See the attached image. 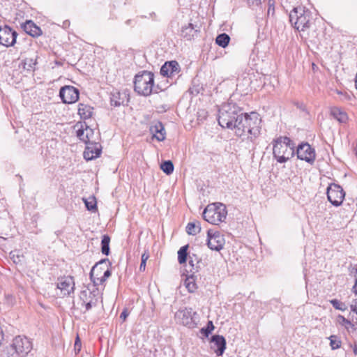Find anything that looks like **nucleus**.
Returning <instances> with one entry per match:
<instances>
[{"label": "nucleus", "instance_id": "f257e3e1", "mask_svg": "<svg viewBox=\"0 0 357 357\" xmlns=\"http://www.w3.org/2000/svg\"><path fill=\"white\" fill-rule=\"evenodd\" d=\"M260 119L257 113L252 112L250 114H240L233 130L238 137L248 135V137L253 141L260 133Z\"/></svg>", "mask_w": 357, "mask_h": 357}, {"label": "nucleus", "instance_id": "f03ea898", "mask_svg": "<svg viewBox=\"0 0 357 357\" xmlns=\"http://www.w3.org/2000/svg\"><path fill=\"white\" fill-rule=\"evenodd\" d=\"M273 157L280 163H284L295 154L294 146L290 138L280 137L273 142Z\"/></svg>", "mask_w": 357, "mask_h": 357}, {"label": "nucleus", "instance_id": "7ed1b4c3", "mask_svg": "<svg viewBox=\"0 0 357 357\" xmlns=\"http://www.w3.org/2000/svg\"><path fill=\"white\" fill-rule=\"evenodd\" d=\"M241 113V109L234 103L223 104L219 109L218 123L222 128L233 129Z\"/></svg>", "mask_w": 357, "mask_h": 357}, {"label": "nucleus", "instance_id": "20e7f679", "mask_svg": "<svg viewBox=\"0 0 357 357\" xmlns=\"http://www.w3.org/2000/svg\"><path fill=\"white\" fill-rule=\"evenodd\" d=\"M134 89L138 94L144 96H148L152 92L158 93L157 88L154 86V74L146 70L137 74L135 77Z\"/></svg>", "mask_w": 357, "mask_h": 357}, {"label": "nucleus", "instance_id": "39448f33", "mask_svg": "<svg viewBox=\"0 0 357 357\" xmlns=\"http://www.w3.org/2000/svg\"><path fill=\"white\" fill-rule=\"evenodd\" d=\"M312 20L311 12L303 6H298L289 13V21L299 31H305L310 26Z\"/></svg>", "mask_w": 357, "mask_h": 357}, {"label": "nucleus", "instance_id": "423d86ee", "mask_svg": "<svg viewBox=\"0 0 357 357\" xmlns=\"http://www.w3.org/2000/svg\"><path fill=\"white\" fill-rule=\"evenodd\" d=\"M227 211L225 205L222 203H213L208 205L203 212V218L208 222L218 225L226 219Z\"/></svg>", "mask_w": 357, "mask_h": 357}, {"label": "nucleus", "instance_id": "0eeeda50", "mask_svg": "<svg viewBox=\"0 0 357 357\" xmlns=\"http://www.w3.org/2000/svg\"><path fill=\"white\" fill-rule=\"evenodd\" d=\"M15 353L19 356H26L33 348L31 340L24 335H17L13 338L10 345Z\"/></svg>", "mask_w": 357, "mask_h": 357}, {"label": "nucleus", "instance_id": "6e6552de", "mask_svg": "<svg viewBox=\"0 0 357 357\" xmlns=\"http://www.w3.org/2000/svg\"><path fill=\"white\" fill-rule=\"evenodd\" d=\"M197 313L191 307L180 308L174 314L176 323L192 328L196 326L194 316Z\"/></svg>", "mask_w": 357, "mask_h": 357}, {"label": "nucleus", "instance_id": "1a4fd4ad", "mask_svg": "<svg viewBox=\"0 0 357 357\" xmlns=\"http://www.w3.org/2000/svg\"><path fill=\"white\" fill-rule=\"evenodd\" d=\"M326 194L328 200L335 206H340L345 197L343 188L335 183H331L328 185Z\"/></svg>", "mask_w": 357, "mask_h": 357}, {"label": "nucleus", "instance_id": "9d476101", "mask_svg": "<svg viewBox=\"0 0 357 357\" xmlns=\"http://www.w3.org/2000/svg\"><path fill=\"white\" fill-rule=\"evenodd\" d=\"M98 290L90 289L89 287L81 291L79 299L82 301V305L85 307V311H89L93 306H96L98 302Z\"/></svg>", "mask_w": 357, "mask_h": 357}, {"label": "nucleus", "instance_id": "9b49d317", "mask_svg": "<svg viewBox=\"0 0 357 357\" xmlns=\"http://www.w3.org/2000/svg\"><path fill=\"white\" fill-rule=\"evenodd\" d=\"M225 240L224 236L218 231L208 229L207 231V245L212 250L220 251L224 247Z\"/></svg>", "mask_w": 357, "mask_h": 357}, {"label": "nucleus", "instance_id": "f8f14e48", "mask_svg": "<svg viewBox=\"0 0 357 357\" xmlns=\"http://www.w3.org/2000/svg\"><path fill=\"white\" fill-rule=\"evenodd\" d=\"M56 287L60 290L61 296H70L75 290V281L72 276H61L58 278Z\"/></svg>", "mask_w": 357, "mask_h": 357}, {"label": "nucleus", "instance_id": "ddd939ff", "mask_svg": "<svg viewBox=\"0 0 357 357\" xmlns=\"http://www.w3.org/2000/svg\"><path fill=\"white\" fill-rule=\"evenodd\" d=\"M79 90L73 86H64L60 89L59 96L65 104H73L79 99Z\"/></svg>", "mask_w": 357, "mask_h": 357}, {"label": "nucleus", "instance_id": "4468645a", "mask_svg": "<svg viewBox=\"0 0 357 357\" xmlns=\"http://www.w3.org/2000/svg\"><path fill=\"white\" fill-rule=\"evenodd\" d=\"M296 154L298 159L312 164L316 158L314 149L308 143H301L297 147Z\"/></svg>", "mask_w": 357, "mask_h": 357}, {"label": "nucleus", "instance_id": "2eb2a0df", "mask_svg": "<svg viewBox=\"0 0 357 357\" xmlns=\"http://www.w3.org/2000/svg\"><path fill=\"white\" fill-rule=\"evenodd\" d=\"M17 33L10 26L0 27V44L6 47H12L16 42Z\"/></svg>", "mask_w": 357, "mask_h": 357}, {"label": "nucleus", "instance_id": "dca6fc26", "mask_svg": "<svg viewBox=\"0 0 357 357\" xmlns=\"http://www.w3.org/2000/svg\"><path fill=\"white\" fill-rule=\"evenodd\" d=\"M181 68L176 61L165 62L160 68V74L169 78L174 77L180 73Z\"/></svg>", "mask_w": 357, "mask_h": 357}, {"label": "nucleus", "instance_id": "f3484780", "mask_svg": "<svg viewBox=\"0 0 357 357\" xmlns=\"http://www.w3.org/2000/svg\"><path fill=\"white\" fill-rule=\"evenodd\" d=\"M84 158L86 160H91L98 158L102 153V146L98 142H90L86 144Z\"/></svg>", "mask_w": 357, "mask_h": 357}, {"label": "nucleus", "instance_id": "a211bd4d", "mask_svg": "<svg viewBox=\"0 0 357 357\" xmlns=\"http://www.w3.org/2000/svg\"><path fill=\"white\" fill-rule=\"evenodd\" d=\"M108 264L109 266L111 263L109 262L108 259H101L100 261L96 263L95 266L92 268L90 272V279L93 282L94 286H98L99 284H102L105 281H102V276H100L101 272L98 273V269L101 268L100 266L104 264Z\"/></svg>", "mask_w": 357, "mask_h": 357}, {"label": "nucleus", "instance_id": "6ab92c4d", "mask_svg": "<svg viewBox=\"0 0 357 357\" xmlns=\"http://www.w3.org/2000/svg\"><path fill=\"white\" fill-rule=\"evenodd\" d=\"M211 349L214 350V352L217 356H222L226 349V340L225 338L219 335H213L211 337Z\"/></svg>", "mask_w": 357, "mask_h": 357}, {"label": "nucleus", "instance_id": "aec40b11", "mask_svg": "<svg viewBox=\"0 0 357 357\" xmlns=\"http://www.w3.org/2000/svg\"><path fill=\"white\" fill-rule=\"evenodd\" d=\"M330 115L340 123L346 124L349 121V116L347 113L339 107H331L330 108Z\"/></svg>", "mask_w": 357, "mask_h": 357}, {"label": "nucleus", "instance_id": "412c9836", "mask_svg": "<svg viewBox=\"0 0 357 357\" xmlns=\"http://www.w3.org/2000/svg\"><path fill=\"white\" fill-rule=\"evenodd\" d=\"M150 132L153 134V137L158 141L162 142L165 139V130L161 122L158 121L150 127Z\"/></svg>", "mask_w": 357, "mask_h": 357}, {"label": "nucleus", "instance_id": "4be33fe9", "mask_svg": "<svg viewBox=\"0 0 357 357\" xmlns=\"http://www.w3.org/2000/svg\"><path fill=\"white\" fill-rule=\"evenodd\" d=\"M22 28L26 33L33 37H38L42 34L40 28L31 20H27L25 23L22 24Z\"/></svg>", "mask_w": 357, "mask_h": 357}, {"label": "nucleus", "instance_id": "5701e85b", "mask_svg": "<svg viewBox=\"0 0 357 357\" xmlns=\"http://www.w3.org/2000/svg\"><path fill=\"white\" fill-rule=\"evenodd\" d=\"M198 31L199 29H197L192 23H188L187 25H185L181 28V36L187 40H190L194 38Z\"/></svg>", "mask_w": 357, "mask_h": 357}, {"label": "nucleus", "instance_id": "b1692460", "mask_svg": "<svg viewBox=\"0 0 357 357\" xmlns=\"http://www.w3.org/2000/svg\"><path fill=\"white\" fill-rule=\"evenodd\" d=\"M93 113V107L89 105L84 103H79L78 105V114L80 116L82 119H90Z\"/></svg>", "mask_w": 357, "mask_h": 357}, {"label": "nucleus", "instance_id": "393cba45", "mask_svg": "<svg viewBox=\"0 0 357 357\" xmlns=\"http://www.w3.org/2000/svg\"><path fill=\"white\" fill-rule=\"evenodd\" d=\"M123 97H121L122 94L119 91L113 92L110 98L111 105L115 107H118L121 104H123L126 94L123 93Z\"/></svg>", "mask_w": 357, "mask_h": 357}, {"label": "nucleus", "instance_id": "a878e982", "mask_svg": "<svg viewBox=\"0 0 357 357\" xmlns=\"http://www.w3.org/2000/svg\"><path fill=\"white\" fill-rule=\"evenodd\" d=\"M36 64V61L35 59L32 58H26L25 59L21 61L19 64L20 68H22L24 70L27 71H31L33 70L34 66Z\"/></svg>", "mask_w": 357, "mask_h": 357}, {"label": "nucleus", "instance_id": "bb28decb", "mask_svg": "<svg viewBox=\"0 0 357 357\" xmlns=\"http://www.w3.org/2000/svg\"><path fill=\"white\" fill-rule=\"evenodd\" d=\"M110 237L105 234L102 236L101 241V252L105 255H109L110 252L109 249Z\"/></svg>", "mask_w": 357, "mask_h": 357}, {"label": "nucleus", "instance_id": "cd10ccee", "mask_svg": "<svg viewBox=\"0 0 357 357\" xmlns=\"http://www.w3.org/2000/svg\"><path fill=\"white\" fill-rule=\"evenodd\" d=\"M84 126H86V123H80L79 125L77 124L75 127L77 128L76 130L77 137L86 144L87 135L85 133Z\"/></svg>", "mask_w": 357, "mask_h": 357}, {"label": "nucleus", "instance_id": "c85d7f7f", "mask_svg": "<svg viewBox=\"0 0 357 357\" xmlns=\"http://www.w3.org/2000/svg\"><path fill=\"white\" fill-rule=\"evenodd\" d=\"M188 245L181 247L178 251V261L182 264L186 262L188 257Z\"/></svg>", "mask_w": 357, "mask_h": 357}, {"label": "nucleus", "instance_id": "c756f323", "mask_svg": "<svg viewBox=\"0 0 357 357\" xmlns=\"http://www.w3.org/2000/svg\"><path fill=\"white\" fill-rule=\"evenodd\" d=\"M229 40L230 38L226 33H221L218 35L215 39L216 43L222 47H227L229 44Z\"/></svg>", "mask_w": 357, "mask_h": 357}, {"label": "nucleus", "instance_id": "7c9ffc66", "mask_svg": "<svg viewBox=\"0 0 357 357\" xmlns=\"http://www.w3.org/2000/svg\"><path fill=\"white\" fill-rule=\"evenodd\" d=\"M184 284L189 292H194L197 289L195 280L192 274L185 278Z\"/></svg>", "mask_w": 357, "mask_h": 357}, {"label": "nucleus", "instance_id": "2f4dec72", "mask_svg": "<svg viewBox=\"0 0 357 357\" xmlns=\"http://www.w3.org/2000/svg\"><path fill=\"white\" fill-rule=\"evenodd\" d=\"M201 230L199 225L195 222H189L186 227V231L189 235H196Z\"/></svg>", "mask_w": 357, "mask_h": 357}, {"label": "nucleus", "instance_id": "473e14b6", "mask_svg": "<svg viewBox=\"0 0 357 357\" xmlns=\"http://www.w3.org/2000/svg\"><path fill=\"white\" fill-rule=\"evenodd\" d=\"M331 349L335 350L341 347L342 342L335 335H332L328 337Z\"/></svg>", "mask_w": 357, "mask_h": 357}, {"label": "nucleus", "instance_id": "72a5a7b5", "mask_svg": "<svg viewBox=\"0 0 357 357\" xmlns=\"http://www.w3.org/2000/svg\"><path fill=\"white\" fill-rule=\"evenodd\" d=\"M160 168L167 175L171 174L174 172V165L170 160L163 162L160 165Z\"/></svg>", "mask_w": 357, "mask_h": 357}, {"label": "nucleus", "instance_id": "f704fd0d", "mask_svg": "<svg viewBox=\"0 0 357 357\" xmlns=\"http://www.w3.org/2000/svg\"><path fill=\"white\" fill-rule=\"evenodd\" d=\"M336 323L344 326L347 329H348L350 326H354L349 320H348L344 316L340 314L337 316Z\"/></svg>", "mask_w": 357, "mask_h": 357}, {"label": "nucleus", "instance_id": "c9c22d12", "mask_svg": "<svg viewBox=\"0 0 357 357\" xmlns=\"http://www.w3.org/2000/svg\"><path fill=\"white\" fill-rule=\"evenodd\" d=\"M86 208L91 211H96L97 209L96 200L94 197H89L87 199H84Z\"/></svg>", "mask_w": 357, "mask_h": 357}, {"label": "nucleus", "instance_id": "e433bc0d", "mask_svg": "<svg viewBox=\"0 0 357 357\" xmlns=\"http://www.w3.org/2000/svg\"><path fill=\"white\" fill-rule=\"evenodd\" d=\"M330 303H331L333 307L336 310L344 312L347 309V305L337 299H332L330 301Z\"/></svg>", "mask_w": 357, "mask_h": 357}, {"label": "nucleus", "instance_id": "4c0bfd02", "mask_svg": "<svg viewBox=\"0 0 357 357\" xmlns=\"http://www.w3.org/2000/svg\"><path fill=\"white\" fill-rule=\"evenodd\" d=\"M335 92L339 95L338 100L341 102H348L352 99V96L347 92L336 90Z\"/></svg>", "mask_w": 357, "mask_h": 357}, {"label": "nucleus", "instance_id": "58836bf2", "mask_svg": "<svg viewBox=\"0 0 357 357\" xmlns=\"http://www.w3.org/2000/svg\"><path fill=\"white\" fill-rule=\"evenodd\" d=\"M84 126H85V133L87 135L86 144H89L90 142H95L93 130L91 129L90 127H89L86 124Z\"/></svg>", "mask_w": 357, "mask_h": 357}, {"label": "nucleus", "instance_id": "ea45409f", "mask_svg": "<svg viewBox=\"0 0 357 357\" xmlns=\"http://www.w3.org/2000/svg\"><path fill=\"white\" fill-rule=\"evenodd\" d=\"M214 329V326L211 321H209L207 324V326L205 328H202L201 329V333L204 334L206 337H208L209 334L211 333L212 331Z\"/></svg>", "mask_w": 357, "mask_h": 357}, {"label": "nucleus", "instance_id": "a19ab883", "mask_svg": "<svg viewBox=\"0 0 357 357\" xmlns=\"http://www.w3.org/2000/svg\"><path fill=\"white\" fill-rule=\"evenodd\" d=\"M149 253L147 252H144L142 255L141 264H140V266H139V271H145L146 261L149 259Z\"/></svg>", "mask_w": 357, "mask_h": 357}, {"label": "nucleus", "instance_id": "79ce46f5", "mask_svg": "<svg viewBox=\"0 0 357 357\" xmlns=\"http://www.w3.org/2000/svg\"><path fill=\"white\" fill-rule=\"evenodd\" d=\"M189 265L191 266V268L189 271H187L188 272L194 273L195 271H197V266L195 267V265L193 264V261H192L191 257H190Z\"/></svg>", "mask_w": 357, "mask_h": 357}, {"label": "nucleus", "instance_id": "37998d69", "mask_svg": "<svg viewBox=\"0 0 357 357\" xmlns=\"http://www.w3.org/2000/svg\"><path fill=\"white\" fill-rule=\"evenodd\" d=\"M128 315H129V312L127 308H125V309H123V312L120 314V319L123 321H125L126 318L128 317Z\"/></svg>", "mask_w": 357, "mask_h": 357}, {"label": "nucleus", "instance_id": "c03bdc74", "mask_svg": "<svg viewBox=\"0 0 357 357\" xmlns=\"http://www.w3.org/2000/svg\"><path fill=\"white\" fill-rule=\"evenodd\" d=\"M81 349V341L79 336H77L75 342V350L79 351Z\"/></svg>", "mask_w": 357, "mask_h": 357}, {"label": "nucleus", "instance_id": "a18cd8bd", "mask_svg": "<svg viewBox=\"0 0 357 357\" xmlns=\"http://www.w3.org/2000/svg\"><path fill=\"white\" fill-rule=\"evenodd\" d=\"M248 4L251 6H258L259 4L261 3V1L262 0H245Z\"/></svg>", "mask_w": 357, "mask_h": 357}, {"label": "nucleus", "instance_id": "49530a36", "mask_svg": "<svg viewBox=\"0 0 357 357\" xmlns=\"http://www.w3.org/2000/svg\"><path fill=\"white\" fill-rule=\"evenodd\" d=\"M111 275V271L109 268L104 271L102 276V281H106V280Z\"/></svg>", "mask_w": 357, "mask_h": 357}, {"label": "nucleus", "instance_id": "de8ad7c7", "mask_svg": "<svg viewBox=\"0 0 357 357\" xmlns=\"http://www.w3.org/2000/svg\"><path fill=\"white\" fill-rule=\"evenodd\" d=\"M351 310L352 312H355L357 314V299L355 301L354 303L351 305Z\"/></svg>", "mask_w": 357, "mask_h": 357}, {"label": "nucleus", "instance_id": "09e8293b", "mask_svg": "<svg viewBox=\"0 0 357 357\" xmlns=\"http://www.w3.org/2000/svg\"><path fill=\"white\" fill-rule=\"evenodd\" d=\"M356 276V282L354 286L353 287V291L355 293V294H357V275Z\"/></svg>", "mask_w": 357, "mask_h": 357}, {"label": "nucleus", "instance_id": "8fccbe9b", "mask_svg": "<svg viewBox=\"0 0 357 357\" xmlns=\"http://www.w3.org/2000/svg\"><path fill=\"white\" fill-rule=\"evenodd\" d=\"M355 86H356V89L357 90V73H356V79H355Z\"/></svg>", "mask_w": 357, "mask_h": 357}, {"label": "nucleus", "instance_id": "3c124183", "mask_svg": "<svg viewBox=\"0 0 357 357\" xmlns=\"http://www.w3.org/2000/svg\"><path fill=\"white\" fill-rule=\"evenodd\" d=\"M130 22H131V20H127V21H126V24H130Z\"/></svg>", "mask_w": 357, "mask_h": 357}, {"label": "nucleus", "instance_id": "603ef678", "mask_svg": "<svg viewBox=\"0 0 357 357\" xmlns=\"http://www.w3.org/2000/svg\"><path fill=\"white\" fill-rule=\"evenodd\" d=\"M354 352L355 354H357V347H355V349H354Z\"/></svg>", "mask_w": 357, "mask_h": 357}, {"label": "nucleus", "instance_id": "864d4df0", "mask_svg": "<svg viewBox=\"0 0 357 357\" xmlns=\"http://www.w3.org/2000/svg\"><path fill=\"white\" fill-rule=\"evenodd\" d=\"M356 275H357V268H356Z\"/></svg>", "mask_w": 357, "mask_h": 357}]
</instances>
